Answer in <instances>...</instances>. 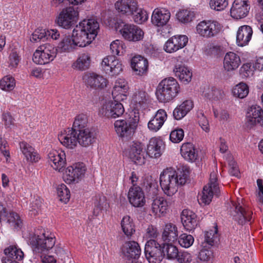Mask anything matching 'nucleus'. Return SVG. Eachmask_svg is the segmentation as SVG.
<instances>
[{
    "instance_id": "obj_1",
    "label": "nucleus",
    "mask_w": 263,
    "mask_h": 263,
    "mask_svg": "<svg viewBox=\"0 0 263 263\" xmlns=\"http://www.w3.org/2000/svg\"><path fill=\"white\" fill-rule=\"evenodd\" d=\"M99 30V24L95 19L84 20L72 31L73 42L77 46L85 47L95 39Z\"/></svg>"
},
{
    "instance_id": "obj_2",
    "label": "nucleus",
    "mask_w": 263,
    "mask_h": 263,
    "mask_svg": "<svg viewBox=\"0 0 263 263\" xmlns=\"http://www.w3.org/2000/svg\"><path fill=\"white\" fill-rule=\"evenodd\" d=\"M29 241L34 252L45 254L54 246L55 237L53 234L49 231L39 229L30 235Z\"/></svg>"
},
{
    "instance_id": "obj_3",
    "label": "nucleus",
    "mask_w": 263,
    "mask_h": 263,
    "mask_svg": "<svg viewBox=\"0 0 263 263\" xmlns=\"http://www.w3.org/2000/svg\"><path fill=\"white\" fill-rule=\"evenodd\" d=\"M180 91L179 85L176 79L169 77L158 84L156 95L159 102H168L174 99Z\"/></svg>"
},
{
    "instance_id": "obj_4",
    "label": "nucleus",
    "mask_w": 263,
    "mask_h": 263,
    "mask_svg": "<svg viewBox=\"0 0 263 263\" xmlns=\"http://www.w3.org/2000/svg\"><path fill=\"white\" fill-rule=\"evenodd\" d=\"M146 188L148 194V202H151L152 213L159 217L166 213L168 206L167 202L163 197L157 196V190L155 183L147 182Z\"/></svg>"
},
{
    "instance_id": "obj_5",
    "label": "nucleus",
    "mask_w": 263,
    "mask_h": 263,
    "mask_svg": "<svg viewBox=\"0 0 263 263\" xmlns=\"http://www.w3.org/2000/svg\"><path fill=\"white\" fill-rule=\"evenodd\" d=\"M115 25L116 30H119L122 37L128 41L137 42L143 38L144 32L137 25L126 23L121 20H117Z\"/></svg>"
},
{
    "instance_id": "obj_6",
    "label": "nucleus",
    "mask_w": 263,
    "mask_h": 263,
    "mask_svg": "<svg viewBox=\"0 0 263 263\" xmlns=\"http://www.w3.org/2000/svg\"><path fill=\"white\" fill-rule=\"evenodd\" d=\"M178 179L176 171L172 168L164 170L160 176V184L164 193L171 196L178 190Z\"/></svg>"
},
{
    "instance_id": "obj_7",
    "label": "nucleus",
    "mask_w": 263,
    "mask_h": 263,
    "mask_svg": "<svg viewBox=\"0 0 263 263\" xmlns=\"http://www.w3.org/2000/svg\"><path fill=\"white\" fill-rule=\"evenodd\" d=\"M164 247L156 240L151 239L145 245L144 253L149 263H160L165 255Z\"/></svg>"
},
{
    "instance_id": "obj_8",
    "label": "nucleus",
    "mask_w": 263,
    "mask_h": 263,
    "mask_svg": "<svg viewBox=\"0 0 263 263\" xmlns=\"http://www.w3.org/2000/svg\"><path fill=\"white\" fill-rule=\"evenodd\" d=\"M57 55V50L53 45L45 44L41 45L33 55V61L37 64L44 65L53 61Z\"/></svg>"
},
{
    "instance_id": "obj_9",
    "label": "nucleus",
    "mask_w": 263,
    "mask_h": 263,
    "mask_svg": "<svg viewBox=\"0 0 263 263\" xmlns=\"http://www.w3.org/2000/svg\"><path fill=\"white\" fill-rule=\"evenodd\" d=\"M219 193L220 189L217 182L216 175L215 173H211L209 182L203 189L200 200L201 203L204 204H209L211 202L213 195L218 196Z\"/></svg>"
},
{
    "instance_id": "obj_10",
    "label": "nucleus",
    "mask_w": 263,
    "mask_h": 263,
    "mask_svg": "<svg viewBox=\"0 0 263 263\" xmlns=\"http://www.w3.org/2000/svg\"><path fill=\"white\" fill-rule=\"evenodd\" d=\"M124 108L120 101L116 100L106 102L99 110V114L107 118H116L122 116Z\"/></svg>"
},
{
    "instance_id": "obj_11",
    "label": "nucleus",
    "mask_w": 263,
    "mask_h": 263,
    "mask_svg": "<svg viewBox=\"0 0 263 263\" xmlns=\"http://www.w3.org/2000/svg\"><path fill=\"white\" fill-rule=\"evenodd\" d=\"M79 15L77 10L72 7H67L59 14L55 20L57 24L65 29H68L73 26Z\"/></svg>"
},
{
    "instance_id": "obj_12",
    "label": "nucleus",
    "mask_w": 263,
    "mask_h": 263,
    "mask_svg": "<svg viewBox=\"0 0 263 263\" xmlns=\"http://www.w3.org/2000/svg\"><path fill=\"white\" fill-rule=\"evenodd\" d=\"M220 29V24L217 21L211 20L201 21L196 27L197 33L206 38L216 35Z\"/></svg>"
},
{
    "instance_id": "obj_13",
    "label": "nucleus",
    "mask_w": 263,
    "mask_h": 263,
    "mask_svg": "<svg viewBox=\"0 0 263 263\" xmlns=\"http://www.w3.org/2000/svg\"><path fill=\"white\" fill-rule=\"evenodd\" d=\"M114 126L117 135L123 141L131 140L136 129L126 119L116 121Z\"/></svg>"
},
{
    "instance_id": "obj_14",
    "label": "nucleus",
    "mask_w": 263,
    "mask_h": 263,
    "mask_svg": "<svg viewBox=\"0 0 263 263\" xmlns=\"http://www.w3.org/2000/svg\"><path fill=\"white\" fill-rule=\"evenodd\" d=\"M127 153L134 163L139 165L144 163L146 154L144 146L141 143L133 141L127 149Z\"/></svg>"
},
{
    "instance_id": "obj_15",
    "label": "nucleus",
    "mask_w": 263,
    "mask_h": 263,
    "mask_svg": "<svg viewBox=\"0 0 263 263\" xmlns=\"http://www.w3.org/2000/svg\"><path fill=\"white\" fill-rule=\"evenodd\" d=\"M86 168L83 163H77L67 168L65 177L69 183L78 182L83 177Z\"/></svg>"
},
{
    "instance_id": "obj_16",
    "label": "nucleus",
    "mask_w": 263,
    "mask_h": 263,
    "mask_svg": "<svg viewBox=\"0 0 263 263\" xmlns=\"http://www.w3.org/2000/svg\"><path fill=\"white\" fill-rule=\"evenodd\" d=\"M250 9L248 0H235L230 10V15L235 19H241L248 15Z\"/></svg>"
},
{
    "instance_id": "obj_17",
    "label": "nucleus",
    "mask_w": 263,
    "mask_h": 263,
    "mask_svg": "<svg viewBox=\"0 0 263 263\" xmlns=\"http://www.w3.org/2000/svg\"><path fill=\"white\" fill-rule=\"evenodd\" d=\"M235 209L231 212L233 219L239 224L243 225L247 221H250L253 212L248 209L245 208L240 203H233Z\"/></svg>"
},
{
    "instance_id": "obj_18",
    "label": "nucleus",
    "mask_w": 263,
    "mask_h": 263,
    "mask_svg": "<svg viewBox=\"0 0 263 263\" xmlns=\"http://www.w3.org/2000/svg\"><path fill=\"white\" fill-rule=\"evenodd\" d=\"M187 42L188 37L186 35H174L166 42L163 49L167 53H173L183 48Z\"/></svg>"
},
{
    "instance_id": "obj_19",
    "label": "nucleus",
    "mask_w": 263,
    "mask_h": 263,
    "mask_svg": "<svg viewBox=\"0 0 263 263\" xmlns=\"http://www.w3.org/2000/svg\"><path fill=\"white\" fill-rule=\"evenodd\" d=\"M77 135V131L72 128H68L58 136V139L63 145L67 148L73 149L78 143Z\"/></svg>"
},
{
    "instance_id": "obj_20",
    "label": "nucleus",
    "mask_w": 263,
    "mask_h": 263,
    "mask_svg": "<svg viewBox=\"0 0 263 263\" xmlns=\"http://www.w3.org/2000/svg\"><path fill=\"white\" fill-rule=\"evenodd\" d=\"M83 81L87 87L97 89L106 86L107 80L103 76L94 72H86L83 77Z\"/></svg>"
},
{
    "instance_id": "obj_21",
    "label": "nucleus",
    "mask_w": 263,
    "mask_h": 263,
    "mask_svg": "<svg viewBox=\"0 0 263 263\" xmlns=\"http://www.w3.org/2000/svg\"><path fill=\"white\" fill-rule=\"evenodd\" d=\"M4 253L5 256L2 258V263H20L19 261L24 257L23 251L15 246H10L6 248Z\"/></svg>"
},
{
    "instance_id": "obj_22",
    "label": "nucleus",
    "mask_w": 263,
    "mask_h": 263,
    "mask_svg": "<svg viewBox=\"0 0 263 263\" xmlns=\"http://www.w3.org/2000/svg\"><path fill=\"white\" fill-rule=\"evenodd\" d=\"M128 198L130 203L135 207H142L145 203L144 193L139 186L133 185L129 189Z\"/></svg>"
},
{
    "instance_id": "obj_23",
    "label": "nucleus",
    "mask_w": 263,
    "mask_h": 263,
    "mask_svg": "<svg viewBox=\"0 0 263 263\" xmlns=\"http://www.w3.org/2000/svg\"><path fill=\"white\" fill-rule=\"evenodd\" d=\"M102 66L106 71H109V74L116 76L122 71V65L121 62L114 55H108L102 62Z\"/></svg>"
},
{
    "instance_id": "obj_24",
    "label": "nucleus",
    "mask_w": 263,
    "mask_h": 263,
    "mask_svg": "<svg viewBox=\"0 0 263 263\" xmlns=\"http://www.w3.org/2000/svg\"><path fill=\"white\" fill-rule=\"evenodd\" d=\"M122 252L127 259H133V260H136L139 258L141 251L138 242L135 241H129L123 245Z\"/></svg>"
},
{
    "instance_id": "obj_25",
    "label": "nucleus",
    "mask_w": 263,
    "mask_h": 263,
    "mask_svg": "<svg viewBox=\"0 0 263 263\" xmlns=\"http://www.w3.org/2000/svg\"><path fill=\"white\" fill-rule=\"evenodd\" d=\"M263 114L261 108L257 105H252L248 109L246 116V126L248 129L252 128L260 120Z\"/></svg>"
},
{
    "instance_id": "obj_26",
    "label": "nucleus",
    "mask_w": 263,
    "mask_h": 263,
    "mask_svg": "<svg viewBox=\"0 0 263 263\" xmlns=\"http://www.w3.org/2000/svg\"><path fill=\"white\" fill-rule=\"evenodd\" d=\"M137 3L136 0H118L115 6L118 12L129 15L134 14L137 10Z\"/></svg>"
},
{
    "instance_id": "obj_27",
    "label": "nucleus",
    "mask_w": 263,
    "mask_h": 263,
    "mask_svg": "<svg viewBox=\"0 0 263 263\" xmlns=\"http://www.w3.org/2000/svg\"><path fill=\"white\" fill-rule=\"evenodd\" d=\"M181 222L184 228L189 231L194 230L198 224V218L193 212L183 210L181 215Z\"/></svg>"
},
{
    "instance_id": "obj_28",
    "label": "nucleus",
    "mask_w": 263,
    "mask_h": 263,
    "mask_svg": "<svg viewBox=\"0 0 263 263\" xmlns=\"http://www.w3.org/2000/svg\"><path fill=\"white\" fill-rule=\"evenodd\" d=\"M131 67L136 75L143 76L148 70V63L147 59L141 55L134 57L130 62Z\"/></svg>"
},
{
    "instance_id": "obj_29",
    "label": "nucleus",
    "mask_w": 263,
    "mask_h": 263,
    "mask_svg": "<svg viewBox=\"0 0 263 263\" xmlns=\"http://www.w3.org/2000/svg\"><path fill=\"white\" fill-rule=\"evenodd\" d=\"M79 144L83 147H88L96 142V134L91 128H87L78 131Z\"/></svg>"
},
{
    "instance_id": "obj_30",
    "label": "nucleus",
    "mask_w": 263,
    "mask_h": 263,
    "mask_svg": "<svg viewBox=\"0 0 263 263\" xmlns=\"http://www.w3.org/2000/svg\"><path fill=\"white\" fill-rule=\"evenodd\" d=\"M49 161L52 163L51 166L55 170L60 171L66 163V156L64 152L52 150L48 154Z\"/></svg>"
},
{
    "instance_id": "obj_31",
    "label": "nucleus",
    "mask_w": 263,
    "mask_h": 263,
    "mask_svg": "<svg viewBox=\"0 0 263 263\" xmlns=\"http://www.w3.org/2000/svg\"><path fill=\"white\" fill-rule=\"evenodd\" d=\"M223 68L226 71H232L239 66L241 64L240 57L233 52L227 53L223 59Z\"/></svg>"
},
{
    "instance_id": "obj_32",
    "label": "nucleus",
    "mask_w": 263,
    "mask_h": 263,
    "mask_svg": "<svg viewBox=\"0 0 263 263\" xmlns=\"http://www.w3.org/2000/svg\"><path fill=\"white\" fill-rule=\"evenodd\" d=\"M171 16L169 11L164 9H155L152 15V23L159 27L167 24Z\"/></svg>"
},
{
    "instance_id": "obj_33",
    "label": "nucleus",
    "mask_w": 263,
    "mask_h": 263,
    "mask_svg": "<svg viewBox=\"0 0 263 263\" xmlns=\"http://www.w3.org/2000/svg\"><path fill=\"white\" fill-rule=\"evenodd\" d=\"M166 119V111L162 109H159L155 116L148 122L147 124L148 129L152 132H157L163 125Z\"/></svg>"
},
{
    "instance_id": "obj_34",
    "label": "nucleus",
    "mask_w": 263,
    "mask_h": 263,
    "mask_svg": "<svg viewBox=\"0 0 263 263\" xmlns=\"http://www.w3.org/2000/svg\"><path fill=\"white\" fill-rule=\"evenodd\" d=\"M164 144L162 140L156 138H151L147 145L146 155L152 158L159 157L163 150Z\"/></svg>"
},
{
    "instance_id": "obj_35",
    "label": "nucleus",
    "mask_w": 263,
    "mask_h": 263,
    "mask_svg": "<svg viewBox=\"0 0 263 263\" xmlns=\"http://www.w3.org/2000/svg\"><path fill=\"white\" fill-rule=\"evenodd\" d=\"M253 33L252 28L248 25L240 27L236 36V42L239 46L247 45L250 41Z\"/></svg>"
},
{
    "instance_id": "obj_36",
    "label": "nucleus",
    "mask_w": 263,
    "mask_h": 263,
    "mask_svg": "<svg viewBox=\"0 0 263 263\" xmlns=\"http://www.w3.org/2000/svg\"><path fill=\"white\" fill-rule=\"evenodd\" d=\"M0 217H6L8 222L13 227L14 229L21 228L23 225L22 220L21 219L20 216L15 212H10L8 213L5 208L0 204Z\"/></svg>"
},
{
    "instance_id": "obj_37",
    "label": "nucleus",
    "mask_w": 263,
    "mask_h": 263,
    "mask_svg": "<svg viewBox=\"0 0 263 263\" xmlns=\"http://www.w3.org/2000/svg\"><path fill=\"white\" fill-rule=\"evenodd\" d=\"M175 76L179 80L185 83L188 84L191 82L192 78L191 70L184 64H176L173 69Z\"/></svg>"
},
{
    "instance_id": "obj_38",
    "label": "nucleus",
    "mask_w": 263,
    "mask_h": 263,
    "mask_svg": "<svg viewBox=\"0 0 263 263\" xmlns=\"http://www.w3.org/2000/svg\"><path fill=\"white\" fill-rule=\"evenodd\" d=\"M180 153L183 158L189 162H194L198 157L197 151L194 145L190 142L184 143L182 145Z\"/></svg>"
},
{
    "instance_id": "obj_39",
    "label": "nucleus",
    "mask_w": 263,
    "mask_h": 263,
    "mask_svg": "<svg viewBox=\"0 0 263 263\" xmlns=\"http://www.w3.org/2000/svg\"><path fill=\"white\" fill-rule=\"evenodd\" d=\"M91 63L90 55L88 53H82L79 55L71 67L73 69L79 71H85L89 69Z\"/></svg>"
},
{
    "instance_id": "obj_40",
    "label": "nucleus",
    "mask_w": 263,
    "mask_h": 263,
    "mask_svg": "<svg viewBox=\"0 0 263 263\" xmlns=\"http://www.w3.org/2000/svg\"><path fill=\"white\" fill-rule=\"evenodd\" d=\"M162 238L166 242H173L178 238V230L176 226L172 223L165 224L164 228Z\"/></svg>"
},
{
    "instance_id": "obj_41",
    "label": "nucleus",
    "mask_w": 263,
    "mask_h": 263,
    "mask_svg": "<svg viewBox=\"0 0 263 263\" xmlns=\"http://www.w3.org/2000/svg\"><path fill=\"white\" fill-rule=\"evenodd\" d=\"M149 101V96L144 91L136 92L132 98V103L138 109L144 108Z\"/></svg>"
},
{
    "instance_id": "obj_42",
    "label": "nucleus",
    "mask_w": 263,
    "mask_h": 263,
    "mask_svg": "<svg viewBox=\"0 0 263 263\" xmlns=\"http://www.w3.org/2000/svg\"><path fill=\"white\" fill-rule=\"evenodd\" d=\"M121 227L125 235L130 238L135 232V225L133 219L128 215L124 216L121 221Z\"/></svg>"
},
{
    "instance_id": "obj_43",
    "label": "nucleus",
    "mask_w": 263,
    "mask_h": 263,
    "mask_svg": "<svg viewBox=\"0 0 263 263\" xmlns=\"http://www.w3.org/2000/svg\"><path fill=\"white\" fill-rule=\"evenodd\" d=\"M20 148L28 161L36 162L40 159L39 154L35 152L33 147L26 142L20 143Z\"/></svg>"
},
{
    "instance_id": "obj_44",
    "label": "nucleus",
    "mask_w": 263,
    "mask_h": 263,
    "mask_svg": "<svg viewBox=\"0 0 263 263\" xmlns=\"http://www.w3.org/2000/svg\"><path fill=\"white\" fill-rule=\"evenodd\" d=\"M76 46H77V45H76V44L73 42L72 36L68 35L64 36L62 39L55 49L57 50V52H69L75 49Z\"/></svg>"
},
{
    "instance_id": "obj_45",
    "label": "nucleus",
    "mask_w": 263,
    "mask_h": 263,
    "mask_svg": "<svg viewBox=\"0 0 263 263\" xmlns=\"http://www.w3.org/2000/svg\"><path fill=\"white\" fill-rule=\"evenodd\" d=\"M219 240L217 229L207 231L204 234V241L202 242V246L203 248H210L216 245Z\"/></svg>"
},
{
    "instance_id": "obj_46",
    "label": "nucleus",
    "mask_w": 263,
    "mask_h": 263,
    "mask_svg": "<svg viewBox=\"0 0 263 263\" xmlns=\"http://www.w3.org/2000/svg\"><path fill=\"white\" fill-rule=\"evenodd\" d=\"M88 124V117L86 114H81L78 115L74 119L72 127L76 131H80L83 129H86Z\"/></svg>"
},
{
    "instance_id": "obj_47",
    "label": "nucleus",
    "mask_w": 263,
    "mask_h": 263,
    "mask_svg": "<svg viewBox=\"0 0 263 263\" xmlns=\"http://www.w3.org/2000/svg\"><path fill=\"white\" fill-rule=\"evenodd\" d=\"M190 168L186 166H182L177 168L176 173L177 176L178 185H184L186 182L189 174Z\"/></svg>"
},
{
    "instance_id": "obj_48",
    "label": "nucleus",
    "mask_w": 263,
    "mask_h": 263,
    "mask_svg": "<svg viewBox=\"0 0 263 263\" xmlns=\"http://www.w3.org/2000/svg\"><path fill=\"white\" fill-rule=\"evenodd\" d=\"M232 91L235 97L242 99L248 95L249 87L246 84L240 83L235 86Z\"/></svg>"
},
{
    "instance_id": "obj_49",
    "label": "nucleus",
    "mask_w": 263,
    "mask_h": 263,
    "mask_svg": "<svg viewBox=\"0 0 263 263\" xmlns=\"http://www.w3.org/2000/svg\"><path fill=\"white\" fill-rule=\"evenodd\" d=\"M15 86V81L14 78L10 76L4 77L0 81V88L4 90H12Z\"/></svg>"
},
{
    "instance_id": "obj_50",
    "label": "nucleus",
    "mask_w": 263,
    "mask_h": 263,
    "mask_svg": "<svg viewBox=\"0 0 263 263\" xmlns=\"http://www.w3.org/2000/svg\"><path fill=\"white\" fill-rule=\"evenodd\" d=\"M57 194L60 201L66 203L70 199V191L64 184H61L57 187Z\"/></svg>"
},
{
    "instance_id": "obj_51",
    "label": "nucleus",
    "mask_w": 263,
    "mask_h": 263,
    "mask_svg": "<svg viewBox=\"0 0 263 263\" xmlns=\"http://www.w3.org/2000/svg\"><path fill=\"white\" fill-rule=\"evenodd\" d=\"M42 205V199L38 196H34L30 202V212L31 215L35 216L39 214Z\"/></svg>"
},
{
    "instance_id": "obj_52",
    "label": "nucleus",
    "mask_w": 263,
    "mask_h": 263,
    "mask_svg": "<svg viewBox=\"0 0 263 263\" xmlns=\"http://www.w3.org/2000/svg\"><path fill=\"white\" fill-rule=\"evenodd\" d=\"M177 239L179 245L185 248L191 247L194 241L193 236L186 233L181 234Z\"/></svg>"
},
{
    "instance_id": "obj_53",
    "label": "nucleus",
    "mask_w": 263,
    "mask_h": 263,
    "mask_svg": "<svg viewBox=\"0 0 263 263\" xmlns=\"http://www.w3.org/2000/svg\"><path fill=\"white\" fill-rule=\"evenodd\" d=\"M177 16L179 21L184 23L190 22L194 17L193 12L186 9L180 10Z\"/></svg>"
},
{
    "instance_id": "obj_54",
    "label": "nucleus",
    "mask_w": 263,
    "mask_h": 263,
    "mask_svg": "<svg viewBox=\"0 0 263 263\" xmlns=\"http://www.w3.org/2000/svg\"><path fill=\"white\" fill-rule=\"evenodd\" d=\"M163 246L164 247L163 250L164 252H166L168 259H177L180 253L176 246L169 243L163 244Z\"/></svg>"
},
{
    "instance_id": "obj_55",
    "label": "nucleus",
    "mask_w": 263,
    "mask_h": 263,
    "mask_svg": "<svg viewBox=\"0 0 263 263\" xmlns=\"http://www.w3.org/2000/svg\"><path fill=\"white\" fill-rule=\"evenodd\" d=\"M47 38V33L46 30L43 28H37L32 34L30 41L32 42H38Z\"/></svg>"
},
{
    "instance_id": "obj_56",
    "label": "nucleus",
    "mask_w": 263,
    "mask_h": 263,
    "mask_svg": "<svg viewBox=\"0 0 263 263\" xmlns=\"http://www.w3.org/2000/svg\"><path fill=\"white\" fill-rule=\"evenodd\" d=\"M209 5L212 9L216 11H222L228 5V0H210Z\"/></svg>"
},
{
    "instance_id": "obj_57",
    "label": "nucleus",
    "mask_w": 263,
    "mask_h": 263,
    "mask_svg": "<svg viewBox=\"0 0 263 263\" xmlns=\"http://www.w3.org/2000/svg\"><path fill=\"white\" fill-rule=\"evenodd\" d=\"M136 13L133 16L135 22L138 24H142L148 18L147 12L144 10L139 9L137 7V10L134 11Z\"/></svg>"
},
{
    "instance_id": "obj_58",
    "label": "nucleus",
    "mask_w": 263,
    "mask_h": 263,
    "mask_svg": "<svg viewBox=\"0 0 263 263\" xmlns=\"http://www.w3.org/2000/svg\"><path fill=\"white\" fill-rule=\"evenodd\" d=\"M184 137V131L181 128H177L171 132L170 135V140L175 143L181 142Z\"/></svg>"
},
{
    "instance_id": "obj_59",
    "label": "nucleus",
    "mask_w": 263,
    "mask_h": 263,
    "mask_svg": "<svg viewBox=\"0 0 263 263\" xmlns=\"http://www.w3.org/2000/svg\"><path fill=\"white\" fill-rule=\"evenodd\" d=\"M122 43V41L117 40L110 44V49L112 54V55H120V52L123 53V48Z\"/></svg>"
},
{
    "instance_id": "obj_60",
    "label": "nucleus",
    "mask_w": 263,
    "mask_h": 263,
    "mask_svg": "<svg viewBox=\"0 0 263 263\" xmlns=\"http://www.w3.org/2000/svg\"><path fill=\"white\" fill-rule=\"evenodd\" d=\"M209 248H203L200 250L198 255V258L202 261H209L213 256V251Z\"/></svg>"
},
{
    "instance_id": "obj_61",
    "label": "nucleus",
    "mask_w": 263,
    "mask_h": 263,
    "mask_svg": "<svg viewBox=\"0 0 263 263\" xmlns=\"http://www.w3.org/2000/svg\"><path fill=\"white\" fill-rule=\"evenodd\" d=\"M239 73L242 78H247L253 75V70L250 63L242 65L239 70Z\"/></svg>"
},
{
    "instance_id": "obj_62",
    "label": "nucleus",
    "mask_w": 263,
    "mask_h": 263,
    "mask_svg": "<svg viewBox=\"0 0 263 263\" xmlns=\"http://www.w3.org/2000/svg\"><path fill=\"white\" fill-rule=\"evenodd\" d=\"M114 95L117 96V93L119 90H122L123 89V91H128V86L127 84V82L124 79H118L115 82V85L114 86Z\"/></svg>"
},
{
    "instance_id": "obj_63",
    "label": "nucleus",
    "mask_w": 263,
    "mask_h": 263,
    "mask_svg": "<svg viewBox=\"0 0 263 263\" xmlns=\"http://www.w3.org/2000/svg\"><path fill=\"white\" fill-rule=\"evenodd\" d=\"M139 113L136 110H133L129 112V118L126 119L129 123L135 128H137L139 121Z\"/></svg>"
},
{
    "instance_id": "obj_64",
    "label": "nucleus",
    "mask_w": 263,
    "mask_h": 263,
    "mask_svg": "<svg viewBox=\"0 0 263 263\" xmlns=\"http://www.w3.org/2000/svg\"><path fill=\"white\" fill-rule=\"evenodd\" d=\"M179 263H191L192 261V256L187 252H182L179 253L177 258Z\"/></svg>"
}]
</instances>
